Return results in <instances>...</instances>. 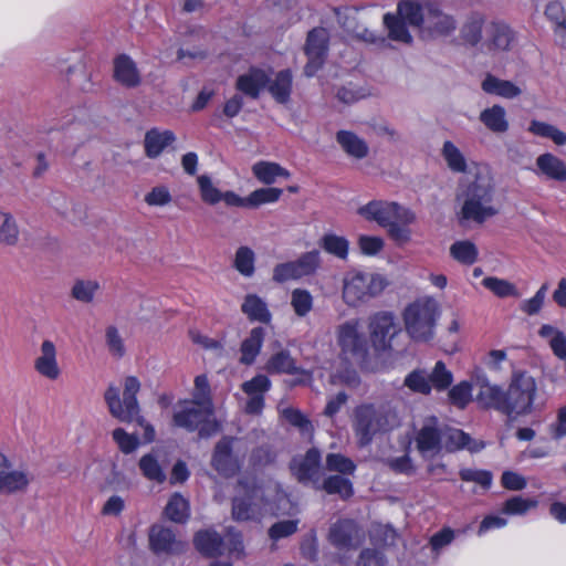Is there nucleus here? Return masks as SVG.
<instances>
[{
	"mask_svg": "<svg viewBox=\"0 0 566 566\" xmlns=\"http://www.w3.org/2000/svg\"><path fill=\"white\" fill-rule=\"evenodd\" d=\"M455 202L459 223L482 224L499 213L494 206V186L486 168L478 167L463 179L457 190Z\"/></svg>",
	"mask_w": 566,
	"mask_h": 566,
	"instance_id": "nucleus-1",
	"label": "nucleus"
},
{
	"mask_svg": "<svg viewBox=\"0 0 566 566\" xmlns=\"http://www.w3.org/2000/svg\"><path fill=\"white\" fill-rule=\"evenodd\" d=\"M418 452L426 460H431L443 452H454L467 449L479 452L484 448L483 442L473 440L460 429L449 427L439 421L437 417H428L415 436Z\"/></svg>",
	"mask_w": 566,
	"mask_h": 566,
	"instance_id": "nucleus-2",
	"label": "nucleus"
},
{
	"mask_svg": "<svg viewBox=\"0 0 566 566\" xmlns=\"http://www.w3.org/2000/svg\"><path fill=\"white\" fill-rule=\"evenodd\" d=\"M400 417L390 403H361L354 409L352 427L360 447L400 426Z\"/></svg>",
	"mask_w": 566,
	"mask_h": 566,
	"instance_id": "nucleus-3",
	"label": "nucleus"
},
{
	"mask_svg": "<svg viewBox=\"0 0 566 566\" xmlns=\"http://www.w3.org/2000/svg\"><path fill=\"white\" fill-rule=\"evenodd\" d=\"M140 390V381L135 376H127L123 381V398H120V388L114 382L108 384L104 392V401L109 415L120 422H137L145 427V439L150 442L155 438L154 428L145 423L140 416V407L137 400V394Z\"/></svg>",
	"mask_w": 566,
	"mask_h": 566,
	"instance_id": "nucleus-4",
	"label": "nucleus"
},
{
	"mask_svg": "<svg viewBox=\"0 0 566 566\" xmlns=\"http://www.w3.org/2000/svg\"><path fill=\"white\" fill-rule=\"evenodd\" d=\"M440 315V306L436 300L431 297L417 300L403 312L406 332L416 342H428L434 336Z\"/></svg>",
	"mask_w": 566,
	"mask_h": 566,
	"instance_id": "nucleus-5",
	"label": "nucleus"
},
{
	"mask_svg": "<svg viewBox=\"0 0 566 566\" xmlns=\"http://www.w3.org/2000/svg\"><path fill=\"white\" fill-rule=\"evenodd\" d=\"M386 286L387 281L381 274L349 270L343 277L342 296L346 305L357 307L378 296Z\"/></svg>",
	"mask_w": 566,
	"mask_h": 566,
	"instance_id": "nucleus-6",
	"label": "nucleus"
},
{
	"mask_svg": "<svg viewBox=\"0 0 566 566\" xmlns=\"http://www.w3.org/2000/svg\"><path fill=\"white\" fill-rule=\"evenodd\" d=\"M213 408L191 400L180 401L174 413V424L188 431H199L201 438L216 434L220 427L212 419Z\"/></svg>",
	"mask_w": 566,
	"mask_h": 566,
	"instance_id": "nucleus-7",
	"label": "nucleus"
},
{
	"mask_svg": "<svg viewBox=\"0 0 566 566\" xmlns=\"http://www.w3.org/2000/svg\"><path fill=\"white\" fill-rule=\"evenodd\" d=\"M537 392V384L526 371H515L506 390L509 417H518L532 412Z\"/></svg>",
	"mask_w": 566,
	"mask_h": 566,
	"instance_id": "nucleus-8",
	"label": "nucleus"
},
{
	"mask_svg": "<svg viewBox=\"0 0 566 566\" xmlns=\"http://www.w3.org/2000/svg\"><path fill=\"white\" fill-rule=\"evenodd\" d=\"M368 331L374 348L386 352L392 348V342L401 333V327L391 312L384 311L369 317Z\"/></svg>",
	"mask_w": 566,
	"mask_h": 566,
	"instance_id": "nucleus-9",
	"label": "nucleus"
},
{
	"mask_svg": "<svg viewBox=\"0 0 566 566\" xmlns=\"http://www.w3.org/2000/svg\"><path fill=\"white\" fill-rule=\"evenodd\" d=\"M358 213L368 221H375L380 227H387L392 220H400L401 223H412L415 214L407 208L396 202L373 200L358 209Z\"/></svg>",
	"mask_w": 566,
	"mask_h": 566,
	"instance_id": "nucleus-10",
	"label": "nucleus"
},
{
	"mask_svg": "<svg viewBox=\"0 0 566 566\" xmlns=\"http://www.w3.org/2000/svg\"><path fill=\"white\" fill-rule=\"evenodd\" d=\"M268 500L264 491L259 486L244 489L243 494H238L232 500V517L235 521H259L266 512Z\"/></svg>",
	"mask_w": 566,
	"mask_h": 566,
	"instance_id": "nucleus-11",
	"label": "nucleus"
},
{
	"mask_svg": "<svg viewBox=\"0 0 566 566\" xmlns=\"http://www.w3.org/2000/svg\"><path fill=\"white\" fill-rule=\"evenodd\" d=\"M336 340L346 359L361 360L367 354V340L359 331L358 319H349L336 329Z\"/></svg>",
	"mask_w": 566,
	"mask_h": 566,
	"instance_id": "nucleus-12",
	"label": "nucleus"
},
{
	"mask_svg": "<svg viewBox=\"0 0 566 566\" xmlns=\"http://www.w3.org/2000/svg\"><path fill=\"white\" fill-rule=\"evenodd\" d=\"M321 263L319 251L313 250L302 254L297 260L279 263L273 269V281L285 283L298 280L316 271Z\"/></svg>",
	"mask_w": 566,
	"mask_h": 566,
	"instance_id": "nucleus-13",
	"label": "nucleus"
},
{
	"mask_svg": "<svg viewBox=\"0 0 566 566\" xmlns=\"http://www.w3.org/2000/svg\"><path fill=\"white\" fill-rule=\"evenodd\" d=\"M322 468V454L317 448L308 449L305 454L296 455L292 459L290 469L292 474L302 484H311L319 489Z\"/></svg>",
	"mask_w": 566,
	"mask_h": 566,
	"instance_id": "nucleus-14",
	"label": "nucleus"
},
{
	"mask_svg": "<svg viewBox=\"0 0 566 566\" xmlns=\"http://www.w3.org/2000/svg\"><path fill=\"white\" fill-rule=\"evenodd\" d=\"M328 32L324 28H314L308 32L304 48L307 56L304 67L306 76H314L323 66L328 51Z\"/></svg>",
	"mask_w": 566,
	"mask_h": 566,
	"instance_id": "nucleus-15",
	"label": "nucleus"
},
{
	"mask_svg": "<svg viewBox=\"0 0 566 566\" xmlns=\"http://www.w3.org/2000/svg\"><path fill=\"white\" fill-rule=\"evenodd\" d=\"M475 401L481 408L494 409L507 416L506 391L501 386L492 384L483 374L475 377Z\"/></svg>",
	"mask_w": 566,
	"mask_h": 566,
	"instance_id": "nucleus-16",
	"label": "nucleus"
},
{
	"mask_svg": "<svg viewBox=\"0 0 566 566\" xmlns=\"http://www.w3.org/2000/svg\"><path fill=\"white\" fill-rule=\"evenodd\" d=\"M33 475L25 469H13L9 459L0 452V494L24 492Z\"/></svg>",
	"mask_w": 566,
	"mask_h": 566,
	"instance_id": "nucleus-17",
	"label": "nucleus"
},
{
	"mask_svg": "<svg viewBox=\"0 0 566 566\" xmlns=\"http://www.w3.org/2000/svg\"><path fill=\"white\" fill-rule=\"evenodd\" d=\"M514 41V31L507 23L500 20H492L485 27L481 50L489 53L509 51Z\"/></svg>",
	"mask_w": 566,
	"mask_h": 566,
	"instance_id": "nucleus-18",
	"label": "nucleus"
},
{
	"mask_svg": "<svg viewBox=\"0 0 566 566\" xmlns=\"http://www.w3.org/2000/svg\"><path fill=\"white\" fill-rule=\"evenodd\" d=\"M272 382L265 375L259 374L241 385L242 391L248 396L244 411L248 415L262 413L265 406V394L271 389Z\"/></svg>",
	"mask_w": 566,
	"mask_h": 566,
	"instance_id": "nucleus-19",
	"label": "nucleus"
},
{
	"mask_svg": "<svg viewBox=\"0 0 566 566\" xmlns=\"http://www.w3.org/2000/svg\"><path fill=\"white\" fill-rule=\"evenodd\" d=\"M233 438L223 437L214 447L211 465L221 475L233 476L240 470L239 460L232 454Z\"/></svg>",
	"mask_w": 566,
	"mask_h": 566,
	"instance_id": "nucleus-20",
	"label": "nucleus"
},
{
	"mask_svg": "<svg viewBox=\"0 0 566 566\" xmlns=\"http://www.w3.org/2000/svg\"><path fill=\"white\" fill-rule=\"evenodd\" d=\"M358 533L359 528L355 521L338 520L329 527L328 541L338 549L356 548L359 544Z\"/></svg>",
	"mask_w": 566,
	"mask_h": 566,
	"instance_id": "nucleus-21",
	"label": "nucleus"
},
{
	"mask_svg": "<svg viewBox=\"0 0 566 566\" xmlns=\"http://www.w3.org/2000/svg\"><path fill=\"white\" fill-rule=\"evenodd\" d=\"M149 546L156 554H178L186 544L176 538L175 533L163 525H154L149 531Z\"/></svg>",
	"mask_w": 566,
	"mask_h": 566,
	"instance_id": "nucleus-22",
	"label": "nucleus"
},
{
	"mask_svg": "<svg viewBox=\"0 0 566 566\" xmlns=\"http://www.w3.org/2000/svg\"><path fill=\"white\" fill-rule=\"evenodd\" d=\"M457 28V22L452 15L443 13L434 6L426 8V23L422 32H428L431 36H444L452 33Z\"/></svg>",
	"mask_w": 566,
	"mask_h": 566,
	"instance_id": "nucleus-23",
	"label": "nucleus"
},
{
	"mask_svg": "<svg viewBox=\"0 0 566 566\" xmlns=\"http://www.w3.org/2000/svg\"><path fill=\"white\" fill-rule=\"evenodd\" d=\"M34 369L44 378L56 380L61 375L56 358V347L53 342L45 339L40 347V355L34 360Z\"/></svg>",
	"mask_w": 566,
	"mask_h": 566,
	"instance_id": "nucleus-24",
	"label": "nucleus"
},
{
	"mask_svg": "<svg viewBox=\"0 0 566 566\" xmlns=\"http://www.w3.org/2000/svg\"><path fill=\"white\" fill-rule=\"evenodd\" d=\"M486 22L484 14L472 12L467 17L460 29L462 42L470 46H482L484 40Z\"/></svg>",
	"mask_w": 566,
	"mask_h": 566,
	"instance_id": "nucleus-25",
	"label": "nucleus"
},
{
	"mask_svg": "<svg viewBox=\"0 0 566 566\" xmlns=\"http://www.w3.org/2000/svg\"><path fill=\"white\" fill-rule=\"evenodd\" d=\"M269 84V75L260 69H251L238 77L235 87L251 98H258L260 92Z\"/></svg>",
	"mask_w": 566,
	"mask_h": 566,
	"instance_id": "nucleus-26",
	"label": "nucleus"
},
{
	"mask_svg": "<svg viewBox=\"0 0 566 566\" xmlns=\"http://www.w3.org/2000/svg\"><path fill=\"white\" fill-rule=\"evenodd\" d=\"M536 174L544 175L547 179L565 182L566 164L557 156L545 153L536 158Z\"/></svg>",
	"mask_w": 566,
	"mask_h": 566,
	"instance_id": "nucleus-27",
	"label": "nucleus"
},
{
	"mask_svg": "<svg viewBox=\"0 0 566 566\" xmlns=\"http://www.w3.org/2000/svg\"><path fill=\"white\" fill-rule=\"evenodd\" d=\"M114 77L126 87H135L140 83L137 66L126 54H122L114 60Z\"/></svg>",
	"mask_w": 566,
	"mask_h": 566,
	"instance_id": "nucleus-28",
	"label": "nucleus"
},
{
	"mask_svg": "<svg viewBox=\"0 0 566 566\" xmlns=\"http://www.w3.org/2000/svg\"><path fill=\"white\" fill-rule=\"evenodd\" d=\"M195 546L207 557H217L224 554V539L214 531H200L195 535Z\"/></svg>",
	"mask_w": 566,
	"mask_h": 566,
	"instance_id": "nucleus-29",
	"label": "nucleus"
},
{
	"mask_svg": "<svg viewBox=\"0 0 566 566\" xmlns=\"http://www.w3.org/2000/svg\"><path fill=\"white\" fill-rule=\"evenodd\" d=\"M176 140V136L171 130H159L153 128L145 135L144 147L148 158H157L164 149Z\"/></svg>",
	"mask_w": 566,
	"mask_h": 566,
	"instance_id": "nucleus-30",
	"label": "nucleus"
},
{
	"mask_svg": "<svg viewBox=\"0 0 566 566\" xmlns=\"http://www.w3.org/2000/svg\"><path fill=\"white\" fill-rule=\"evenodd\" d=\"M241 311L251 322H259L262 324L271 323L272 314L268 304L256 294L245 295L243 303L241 304Z\"/></svg>",
	"mask_w": 566,
	"mask_h": 566,
	"instance_id": "nucleus-31",
	"label": "nucleus"
},
{
	"mask_svg": "<svg viewBox=\"0 0 566 566\" xmlns=\"http://www.w3.org/2000/svg\"><path fill=\"white\" fill-rule=\"evenodd\" d=\"M482 90L490 95L513 99L522 94V90L511 81L488 74L481 83Z\"/></svg>",
	"mask_w": 566,
	"mask_h": 566,
	"instance_id": "nucleus-32",
	"label": "nucleus"
},
{
	"mask_svg": "<svg viewBox=\"0 0 566 566\" xmlns=\"http://www.w3.org/2000/svg\"><path fill=\"white\" fill-rule=\"evenodd\" d=\"M382 22L389 40L407 45L412 43L413 38L408 29L409 25L398 14L387 12L382 18Z\"/></svg>",
	"mask_w": 566,
	"mask_h": 566,
	"instance_id": "nucleus-33",
	"label": "nucleus"
},
{
	"mask_svg": "<svg viewBox=\"0 0 566 566\" xmlns=\"http://www.w3.org/2000/svg\"><path fill=\"white\" fill-rule=\"evenodd\" d=\"M479 119L490 132L495 134H504L510 127L506 111L499 104L483 109Z\"/></svg>",
	"mask_w": 566,
	"mask_h": 566,
	"instance_id": "nucleus-34",
	"label": "nucleus"
},
{
	"mask_svg": "<svg viewBox=\"0 0 566 566\" xmlns=\"http://www.w3.org/2000/svg\"><path fill=\"white\" fill-rule=\"evenodd\" d=\"M336 142L342 149L350 157L363 159L368 155L369 147L367 143L349 130H339L336 134Z\"/></svg>",
	"mask_w": 566,
	"mask_h": 566,
	"instance_id": "nucleus-35",
	"label": "nucleus"
},
{
	"mask_svg": "<svg viewBox=\"0 0 566 566\" xmlns=\"http://www.w3.org/2000/svg\"><path fill=\"white\" fill-rule=\"evenodd\" d=\"M265 369L271 374L296 375L302 373L289 349H280L274 353L266 361Z\"/></svg>",
	"mask_w": 566,
	"mask_h": 566,
	"instance_id": "nucleus-36",
	"label": "nucleus"
},
{
	"mask_svg": "<svg viewBox=\"0 0 566 566\" xmlns=\"http://www.w3.org/2000/svg\"><path fill=\"white\" fill-rule=\"evenodd\" d=\"M265 337V329L261 326L251 329L249 336L241 344V363L251 365L260 354Z\"/></svg>",
	"mask_w": 566,
	"mask_h": 566,
	"instance_id": "nucleus-37",
	"label": "nucleus"
},
{
	"mask_svg": "<svg viewBox=\"0 0 566 566\" xmlns=\"http://www.w3.org/2000/svg\"><path fill=\"white\" fill-rule=\"evenodd\" d=\"M293 76L290 70L276 73L273 81L269 78L268 90L273 98L281 104L289 102L292 92Z\"/></svg>",
	"mask_w": 566,
	"mask_h": 566,
	"instance_id": "nucleus-38",
	"label": "nucleus"
},
{
	"mask_svg": "<svg viewBox=\"0 0 566 566\" xmlns=\"http://www.w3.org/2000/svg\"><path fill=\"white\" fill-rule=\"evenodd\" d=\"M395 13L398 14L409 27H424L426 11L423 12L421 6L415 1H400L397 6V10Z\"/></svg>",
	"mask_w": 566,
	"mask_h": 566,
	"instance_id": "nucleus-39",
	"label": "nucleus"
},
{
	"mask_svg": "<svg viewBox=\"0 0 566 566\" xmlns=\"http://www.w3.org/2000/svg\"><path fill=\"white\" fill-rule=\"evenodd\" d=\"M252 172L255 178L265 185H272L276 178H290V172L276 163L258 161L252 166Z\"/></svg>",
	"mask_w": 566,
	"mask_h": 566,
	"instance_id": "nucleus-40",
	"label": "nucleus"
},
{
	"mask_svg": "<svg viewBox=\"0 0 566 566\" xmlns=\"http://www.w3.org/2000/svg\"><path fill=\"white\" fill-rule=\"evenodd\" d=\"M545 15L554 23L553 31L562 46L566 48V13L559 2H551L545 8Z\"/></svg>",
	"mask_w": 566,
	"mask_h": 566,
	"instance_id": "nucleus-41",
	"label": "nucleus"
},
{
	"mask_svg": "<svg viewBox=\"0 0 566 566\" xmlns=\"http://www.w3.org/2000/svg\"><path fill=\"white\" fill-rule=\"evenodd\" d=\"M441 156L451 171L461 174L467 172V159L462 151L451 140H446L443 143Z\"/></svg>",
	"mask_w": 566,
	"mask_h": 566,
	"instance_id": "nucleus-42",
	"label": "nucleus"
},
{
	"mask_svg": "<svg viewBox=\"0 0 566 566\" xmlns=\"http://www.w3.org/2000/svg\"><path fill=\"white\" fill-rule=\"evenodd\" d=\"M527 130L534 136L552 139L557 146L566 145V133L552 124L533 119Z\"/></svg>",
	"mask_w": 566,
	"mask_h": 566,
	"instance_id": "nucleus-43",
	"label": "nucleus"
},
{
	"mask_svg": "<svg viewBox=\"0 0 566 566\" xmlns=\"http://www.w3.org/2000/svg\"><path fill=\"white\" fill-rule=\"evenodd\" d=\"M319 489L328 494H338L344 500L349 499L354 494L353 483L343 475L327 476L323 483L319 484Z\"/></svg>",
	"mask_w": 566,
	"mask_h": 566,
	"instance_id": "nucleus-44",
	"label": "nucleus"
},
{
	"mask_svg": "<svg viewBox=\"0 0 566 566\" xmlns=\"http://www.w3.org/2000/svg\"><path fill=\"white\" fill-rule=\"evenodd\" d=\"M19 227L14 217L0 210V244L15 245L19 241Z\"/></svg>",
	"mask_w": 566,
	"mask_h": 566,
	"instance_id": "nucleus-45",
	"label": "nucleus"
},
{
	"mask_svg": "<svg viewBox=\"0 0 566 566\" xmlns=\"http://www.w3.org/2000/svg\"><path fill=\"white\" fill-rule=\"evenodd\" d=\"M233 268L243 276L251 277L255 272V253L245 245L235 251Z\"/></svg>",
	"mask_w": 566,
	"mask_h": 566,
	"instance_id": "nucleus-46",
	"label": "nucleus"
},
{
	"mask_svg": "<svg viewBox=\"0 0 566 566\" xmlns=\"http://www.w3.org/2000/svg\"><path fill=\"white\" fill-rule=\"evenodd\" d=\"M139 469L143 475L153 482L163 483L166 480V473L161 468L157 457L153 453L143 455L139 460Z\"/></svg>",
	"mask_w": 566,
	"mask_h": 566,
	"instance_id": "nucleus-47",
	"label": "nucleus"
},
{
	"mask_svg": "<svg viewBox=\"0 0 566 566\" xmlns=\"http://www.w3.org/2000/svg\"><path fill=\"white\" fill-rule=\"evenodd\" d=\"M321 247L329 254L345 260L348 256L349 242L345 237L326 233L321 239Z\"/></svg>",
	"mask_w": 566,
	"mask_h": 566,
	"instance_id": "nucleus-48",
	"label": "nucleus"
},
{
	"mask_svg": "<svg viewBox=\"0 0 566 566\" xmlns=\"http://www.w3.org/2000/svg\"><path fill=\"white\" fill-rule=\"evenodd\" d=\"M165 513L174 522L182 523L189 516V503L179 493H175L168 501Z\"/></svg>",
	"mask_w": 566,
	"mask_h": 566,
	"instance_id": "nucleus-49",
	"label": "nucleus"
},
{
	"mask_svg": "<svg viewBox=\"0 0 566 566\" xmlns=\"http://www.w3.org/2000/svg\"><path fill=\"white\" fill-rule=\"evenodd\" d=\"M453 259L463 264H473L478 259V249L468 240L457 241L450 248Z\"/></svg>",
	"mask_w": 566,
	"mask_h": 566,
	"instance_id": "nucleus-50",
	"label": "nucleus"
},
{
	"mask_svg": "<svg viewBox=\"0 0 566 566\" xmlns=\"http://www.w3.org/2000/svg\"><path fill=\"white\" fill-rule=\"evenodd\" d=\"M283 190L280 188H260L252 191L247 197L248 208H258L264 203L276 202L282 196Z\"/></svg>",
	"mask_w": 566,
	"mask_h": 566,
	"instance_id": "nucleus-51",
	"label": "nucleus"
},
{
	"mask_svg": "<svg viewBox=\"0 0 566 566\" xmlns=\"http://www.w3.org/2000/svg\"><path fill=\"white\" fill-rule=\"evenodd\" d=\"M537 505L538 501L536 499H524L520 495H516L504 502L502 513L507 515H524L530 510L535 509Z\"/></svg>",
	"mask_w": 566,
	"mask_h": 566,
	"instance_id": "nucleus-52",
	"label": "nucleus"
},
{
	"mask_svg": "<svg viewBox=\"0 0 566 566\" xmlns=\"http://www.w3.org/2000/svg\"><path fill=\"white\" fill-rule=\"evenodd\" d=\"M291 306L298 317L306 316L313 308V296L304 289H295L291 293Z\"/></svg>",
	"mask_w": 566,
	"mask_h": 566,
	"instance_id": "nucleus-53",
	"label": "nucleus"
},
{
	"mask_svg": "<svg viewBox=\"0 0 566 566\" xmlns=\"http://www.w3.org/2000/svg\"><path fill=\"white\" fill-rule=\"evenodd\" d=\"M98 289L99 284L97 281L77 280L72 287L71 294L78 302L91 303Z\"/></svg>",
	"mask_w": 566,
	"mask_h": 566,
	"instance_id": "nucleus-54",
	"label": "nucleus"
},
{
	"mask_svg": "<svg viewBox=\"0 0 566 566\" xmlns=\"http://www.w3.org/2000/svg\"><path fill=\"white\" fill-rule=\"evenodd\" d=\"M190 400L213 408L211 388L206 375H198L195 378L192 399Z\"/></svg>",
	"mask_w": 566,
	"mask_h": 566,
	"instance_id": "nucleus-55",
	"label": "nucleus"
},
{
	"mask_svg": "<svg viewBox=\"0 0 566 566\" xmlns=\"http://www.w3.org/2000/svg\"><path fill=\"white\" fill-rule=\"evenodd\" d=\"M326 469L343 475H352L356 470V464L352 459L340 453H328L326 457Z\"/></svg>",
	"mask_w": 566,
	"mask_h": 566,
	"instance_id": "nucleus-56",
	"label": "nucleus"
},
{
	"mask_svg": "<svg viewBox=\"0 0 566 566\" xmlns=\"http://www.w3.org/2000/svg\"><path fill=\"white\" fill-rule=\"evenodd\" d=\"M281 416L293 427L298 428L303 433H311L313 426L307 417L298 409L292 407L280 408Z\"/></svg>",
	"mask_w": 566,
	"mask_h": 566,
	"instance_id": "nucleus-57",
	"label": "nucleus"
},
{
	"mask_svg": "<svg viewBox=\"0 0 566 566\" xmlns=\"http://www.w3.org/2000/svg\"><path fill=\"white\" fill-rule=\"evenodd\" d=\"M459 475L464 482H473L479 484L484 490H488L492 485L493 475L490 471L464 468L459 471Z\"/></svg>",
	"mask_w": 566,
	"mask_h": 566,
	"instance_id": "nucleus-58",
	"label": "nucleus"
},
{
	"mask_svg": "<svg viewBox=\"0 0 566 566\" xmlns=\"http://www.w3.org/2000/svg\"><path fill=\"white\" fill-rule=\"evenodd\" d=\"M429 382L438 390L447 389L453 380L452 373L447 369L443 361L436 363L432 373L429 375Z\"/></svg>",
	"mask_w": 566,
	"mask_h": 566,
	"instance_id": "nucleus-59",
	"label": "nucleus"
},
{
	"mask_svg": "<svg viewBox=\"0 0 566 566\" xmlns=\"http://www.w3.org/2000/svg\"><path fill=\"white\" fill-rule=\"evenodd\" d=\"M201 199L209 205H216L221 201V191L213 186L212 180L207 175L197 178Z\"/></svg>",
	"mask_w": 566,
	"mask_h": 566,
	"instance_id": "nucleus-60",
	"label": "nucleus"
},
{
	"mask_svg": "<svg viewBox=\"0 0 566 566\" xmlns=\"http://www.w3.org/2000/svg\"><path fill=\"white\" fill-rule=\"evenodd\" d=\"M449 398L451 402L463 409L471 401L472 398V386L468 381H461L460 384L453 386L449 390Z\"/></svg>",
	"mask_w": 566,
	"mask_h": 566,
	"instance_id": "nucleus-61",
	"label": "nucleus"
},
{
	"mask_svg": "<svg viewBox=\"0 0 566 566\" xmlns=\"http://www.w3.org/2000/svg\"><path fill=\"white\" fill-rule=\"evenodd\" d=\"M145 202L149 207H165L172 201V196L165 185H159L145 195Z\"/></svg>",
	"mask_w": 566,
	"mask_h": 566,
	"instance_id": "nucleus-62",
	"label": "nucleus"
},
{
	"mask_svg": "<svg viewBox=\"0 0 566 566\" xmlns=\"http://www.w3.org/2000/svg\"><path fill=\"white\" fill-rule=\"evenodd\" d=\"M482 284L499 297L516 295L515 286L505 280L490 276L483 279Z\"/></svg>",
	"mask_w": 566,
	"mask_h": 566,
	"instance_id": "nucleus-63",
	"label": "nucleus"
},
{
	"mask_svg": "<svg viewBox=\"0 0 566 566\" xmlns=\"http://www.w3.org/2000/svg\"><path fill=\"white\" fill-rule=\"evenodd\" d=\"M405 385L412 391L428 395L431 391V385L429 378L421 370H413L406 379Z\"/></svg>",
	"mask_w": 566,
	"mask_h": 566,
	"instance_id": "nucleus-64",
	"label": "nucleus"
}]
</instances>
